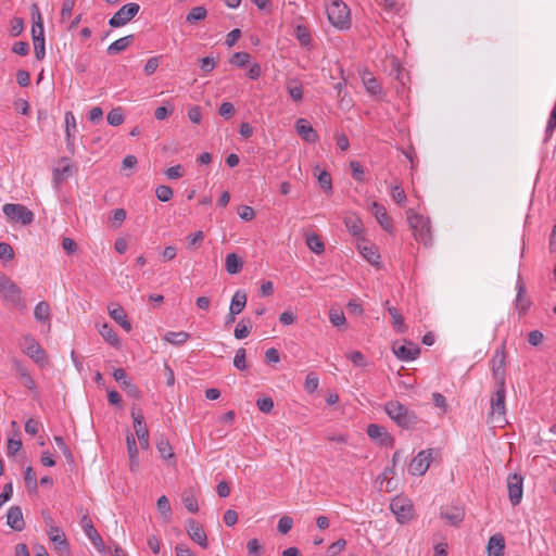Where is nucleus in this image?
<instances>
[{"instance_id":"bb28decb","label":"nucleus","mask_w":556,"mask_h":556,"mask_svg":"<svg viewBox=\"0 0 556 556\" xmlns=\"http://www.w3.org/2000/svg\"><path fill=\"white\" fill-rule=\"evenodd\" d=\"M345 226L349 230V232L356 239V240H365L363 237V223L362 220L356 216H348L344 219Z\"/></svg>"},{"instance_id":"a18cd8bd","label":"nucleus","mask_w":556,"mask_h":556,"mask_svg":"<svg viewBox=\"0 0 556 556\" xmlns=\"http://www.w3.org/2000/svg\"><path fill=\"white\" fill-rule=\"evenodd\" d=\"M126 219V211L124 208H115L109 220L113 228H117L122 225V223Z\"/></svg>"},{"instance_id":"2eb2a0df","label":"nucleus","mask_w":556,"mask_h":556,"mask_svg":"<svg viewBox=\"0 0 556 556\" xmlns=\"http://www.w3.org/2000/svg\"><path fill=\"white\" fill-rule=\"evenodd\" d=\"M186 531L194 543L199 544L203 548L208 546L206 533L198 521L194 519H188L186 521Z\"/></svg>"},{"instance_id":"de8ad7c7","label":"nucleus","mask_w":556,"mask_h":556,"mask_svg":"<svg viewBox=\"0 0 556 556\" xmlns=\"http://www.w3.org/2000/svg\"><path fill=\"white\" fill-rule=\"evenodd\" d=\"M156 447L162 458L168 459L174 456L173 448L167 440H160Z\"/></svg>"},{"instance_id":"473e14b6","label":"nucleus","mask_w":556,"mask_h":556,"mask_svg":"<svg viewBox=\"0 0 556 556\" xmlns=\"http://www.w3.org/2000/svg\"><path fill=\"white\" fill-rule=\"evenodd\" d=\"M99 332L103 337V339L112 346L118 348L121 345L119 337L109 324H103L100 327Z\"/></svg>"},{"instance_id":"0eeeda50","label":"nucleus","mask_w":556,"mask_h":556,"mask_svg":"<svg viewBox=\"0 0 556 556\" xmlns=\"http://www.w3.org/2000/svg\"><path fill=\"white\" fill-rule=\"evenodd\" d=\"M140 7L138 3L130 2L124 4L114 15L109 20V25L113 28L122 27L130 22L139 12Z\"/></svg>"},{"instance_id":"a211bd4d","label":"nucleus","mask_w":556,"mask_h":556,"mask_svg":"<svg viewBox=\"0 0 556 556\" xmlns=\"http://www.w3.org/2000/svg\"><path fill=\"white\" fill-rule=\"evenodd\" d=\"M505 382L496 383V390L494 392V396L491 399V409L492 414H497L500 416L505 415Z\"/></svg>"},{"instance_id":"9d476101","label":"nucleus","mask_w":556,"mask_h":556,"mask_svg":"<svg viewBox=\"0 0 556 556\" xmlns=\"http://www.w3.org/2000/svg\"><path fill=\"white\" fill-rule=\"evenodd\" d=\"M47 525H48L47 534H48L49 539L51 540V542L53 543L55 549L60 553L68 552L70 544L66 540L64 532L61 530V528L55 526L50 517H48V519H47Z\"/></svg>"},{"instance_id":"09e8293b","label":"nucleus","mask_w":556,"mask_h":556,"mask_svg":"<svg viewBox=\"0 0 556 556\" xmlns=\"http://www.w3.org/2000/svg\"><path fill=\"white\" fill-rule=\"evenodd\" d=\"M329 320L334 327H341L346 321L343 312L334 308L329 311Z\"/></svg>"},{"instance_id":"6e6552de","label":"nucleus","mask_w":556,"mask_h":556,"mask_svg":"<svg viewBox=\"0 0 556 556\" xmlns=\"http://www.w3.org/2000/svg\"><path fill=\"white\" fill-rule=\"evenodd\" d=\"M22 348L24 353L37 364L43 365L46 363V352L33 334L27 333L23 337Z\"/></svg>"},{"instance_id":"13d9d810","label":"nucleus","mask_w":556,"mask_h":556,"mask_svg":"<svg viewBox=\"0 0 556 556\" xmlns=\"http://www.w3.org/2000/svg\"><path fill=\"white\" fill-rule=\"evenodd\" d=\"M366 90L371 94H378L381 92V87L378 80L374 77L363 78Z\"/></svg>"},{"instance_id":"ea45409f","label":"nucleus","mask_w":556,"mask_h":556,"mask_svg":"<svg viewBox=\"0 0 556 556\" xmlns=\"http://www.w3.org/2000/svg\"><path fill=\"white\" fill-rule=\"evenodd\" d=\"M294 36L302 46L311 45L312 37L308 28L304 25H298L294 29Z\"/></svg>"},{"instance_id":"f8f14e48","label":"nucleus","mask_w":556,"mask_h":556,"mask_svg":"<svg viewBox=\"0 0 556 556\" xmlns=\"http://www.w3.org/2000/svg\"><path fill=\"white\" fill-rule=\"evenodd\" d=\"M507 489L509 501L513 506L520 504L523 493V478L521 475L513 473L507 478Z\"/></svg>"},{"instance_id":"b1692460","label":"nucleus","mask_w":556,"mask_h":556,"mask_svg":"<svg viewBox=\"0 0 556 556\" xmlns=\"http://www.w3.org/2000/svg\"><path fill=\"white\" fill-rule=\"evenodd\" d=\"M367 435L370 439L379 442L381 445H386L391 442V437L387 432L386 428L377 424L368 425Z\"/></svg>"},{"instance_id":"052dcab7","label":"nucleus","mask_w":556,"mask_h":556,"mask_svg":"<svg viewBox=\"0 0 556 556\" xmlns=\"http://www.w3.org/2000/svg\"><path fill=\"white\" fill-rule=\"evenodd\" d=\"M237 213L240 216V218L245 222L252 220L255 216V212H254L253 207H251L249 205H240L237 210Z\"/></svg>"},{"instance_id":"393cba45","label":"nucleus","mask_w":556,"mask_h":556,"mask_svg":"<svg viewBox=\"0 0 556 556\" xmlns=\"http://www.w3.org/2000/svg\"><path fill=\"white\" fill-rule=\"evenodd\" d=\"M370 211L383 229L389 230L391 228V219L388 216L387 210L382 204L376 201L371 202Z\"/></svg>"},{"instance_id":"bf43d9fd","label":"nucleus","mask_w":556,"mask_h":556,"mask_svg":"<svg viewBox=\"0 0 556 556\" xmlns=\"http://www.w3.org/2000/svg\"><path fill=\"white\" fill-rule=\"evenodd\" d=\"M292 526H293V520L291 517L289 516H283L279 519L278 521V525H277V530L281 533V534H286L288 533L291 529H292Z\"/></svg>"},{"instance_id":"423d86ee","label":"nucleus","mask_w":556,"mask_h":556,"mask_svg":"<svg viewBox=\"0 0 556 556\" xmlns=\"http://www.w3.org/2000/svg\"><path fill=\"white\" fill-rule=\"evenodd\" d=\"M433 448L420 451L410 462L408 471L413 476H424L429 469L434 454Z\"/></svg>"},{"instance_id":"72a5a7b5","label":"nucleus","mask_w":556,"mask_h":556,"mask_svg":"<svg viewBox=\"0 0 556 556\" xmlns=\"http://www.w3.org/2000/svg\"><path fill=\"white\" fill-rule=\"evenodd\" d=\"M242 266H243L242 257H240L238 254L229 253L226 256V270L228 274H230V275L238 274L242 269Z\"/></svg>"},{"instance_id":"aec40b11","label":"nucleus","mask_w":556,"mask_h":556,"mask_svg":"<svg viewBox=\"0 0 556 556\" xmlns=\"http://www.w3.org/2000/svg\"><path fill=\"white\" fill-rule=\"evenodd\" d=\"M7 525L15 530L22 531L25 528L23 513L20 506H11L7 513Z\"/></svg>"},{"instance_id":"37998d69","label":"nucleus","mask_w":556,"mask_h":556,"mask_svg":"<svg viewBox=\"0 0 556 556\" xmlns=\"http://www.w3.org/2000/svg\"><path fill=\"white\" fill-rule=\"evenodd\" d=\"M106 121L111 126H119L124 122V114L122 108L112 109L108 115Z\"/></svg>"},{"instance_id":"6e6d98bb","label":"nucleus","mask_w":556,"mask_h":556,"mask_svg":"<svg viewBox=\"0 0 556 556\" xmlns=\"http://www.w3.org/2000/svg\"><path fill=\"white\" fill-rule=\"evenodd\" d=\"M247 549L250 556H261L264 552V547L257 539H251L247 544Z\"/></svg>"},{"instance_id":"20e7f679","label":"nucleus","mask_w":556,"mask_h":556,"mask_svg":"<svg viewBox=\"0 0 556 556\" xmlns=\"http://www.w3.org/2000/svg\"><path fill=\"white\" fill-rule=\"evenodd\" d=\"M329 22L339 29H348L351 26L350 9L341 0H334L327 8Z\"/></svg>"},{"instance_id":"8fccbe9b","label":"nucleus","mask_w":556,"mask_h":556,"mask_svg":"<svg viewBox=\"0 0 556 556\" xmlns=\"http://www.w3.org/2000/svg\"><path fill=\"white\" fill-rule=\"evenodd\" d=\"M80 525L83 527L85 534L87 535V538L89 540L91 538L96 536V534H98V531L93 527L91 519L87 515L83 516V518L80 520Z\"/></svg>"},{"instance_id":"1a4fd4ad","label":"nucleus","mask_w":556,"mask_h":556,"mask_svg":"<svg viewBox=\"0 0 556 556\" xmlns=\"http://www.w3.org/2000/svg\"><path fill=\"white\" fill-rule=\"evenodd\" d=\"M390 509L400 523H406L413 518L414 507L409 500L395 497L390 503Z\"/></svg>"},{"instance_id":"58836bf2","label":"nucleus","mask_w":556,"mask_h":556,"mask_svg":"<svg viewBox=\"0 0 556 556\" xmlns=\"http://www.w3.org/2000/svg\"><path fill=\"white\" fill-rule=\"evenodd\" d=\"M287 90L293 101L300 102L303 99V89L299 81L290 80L287 84Z\"/></svg>"},{"instance_id":"49530a36","label":"nucleus","mask_w":556,"mask_h":556,"mask_svg":"<svg viewBox=\"0 0 556 556\" xmlns=\"http://www.w3.org/2000/svg\"><path fill=\"white\" fill-rule=\"evenodd\" d=\"M173 189L166 185H161L155 190V195L161 202H168L173 198Z\"/></svg>"},{"instance_id":"7c9ffc66","label":"nucleus","mask_w":556,"mask_h":556,"mask_svg":"<svg viewBox=\"0 0 556 556\" xmlns=\"http://www.w3.org/2000/svg\"><path fill=\"white\" fill-rule=\"evenodd\" d=\"M132 40L134 35H128L115 40L108 47V54L114 55L126 50L131 45Z\"/></svg>"},{"instance_id":"774afa93","label":"nucleus","mask_w":556,"mask_h":556,"mask_svg":"<svg viewBox=\"0 0 556 556\" xmlns=\"http://www.w3.org/2000/svg\"><path fill=\"white\" fill-rule=\"evenodd\" d=\"M350 167L352 169V176L357 181H364V169L363 166L357 161H352L350 163Z\"/></svg>"},{"instance_id":"f704fd0d","label":"nucleus","mask_w":556,"mask_h":556,"mask_svg":"<svg viewBox=\"0 0 556 556\" xmlns=\"http://www.w3.org/2000/svg\"><path fill=\"white\" fill-rule=\"evenodd\" d=\"M189 338H190V334L186 331H168L167 333H165L163 340H165L166 342H168L173 345H181Z\"/></svg>"},{"instance_id":"39448f33","label":"nucleus","mask_w":556,"mask_h":556,"mask_svg":"<svg viewBox=\"0 0 556 556\" xmlns=\"http://www.w3.org/2000/svg\"><path fill=\"white\" fill-rule=\"evenodd\" d=\"M2 212L10 223L29 225L34 220V213L23 204L7 203Z\"/></svg>"},{"instance_id":"c03bdc74","label":"nucleus","mask_w":556,"mask_h":556,"mask_svg":"<svg viewBox=\"0 0 556 556\" xmlns=\"http://www.w3.org/2000/svg\"><path fill=\"white\" fill-rule=\"evenodd\" d=\"M182 503L188 511L195 514L199 510L198 501L194 495L190 492H185L182 494Z\"/></svg>"},{"instance_id":"dca6fc26","label":"nucleus","mask_w":556,"mask_h":556,"mask_svg":"<svg viewBox=\"0 0 556 556\" xmlns=\"http://www.w3.org/2000/svg\"><path fill=\"white\" fill-rule=\"evenodd\" d=\"M114 379L121 384L122 389L131 397L139 399L140 391L136 384L132 383L127 372L123 368H117L113 371Z\"/></svg>"},{"instance_id":"a878e982","label":"nucleus","mask_w":556,"mask_h":556,"mask_svg":"<svg viewBox=\"0 0 556 556\" xmlns=\"http://www.w3.org/2000/svg\"><path fill=\"white\" fill-rule=\"evenodd\" d=\"M109 314L111 318L118 323L124 330H126L127 332L131 330V324L127 319L126 312L122 306H109Z\"/></svg>"},{"instance_id":"a19ab883","label":"nucleus","mask_w":556,"mask_h":556,"mask_svg":"<svg viewBox=\"0 0 556 556\" xmlns=\"http://www.w3.org/2000/svg\"><path fill=\"white\" fill-rule=\"evenodd\" d=\"M207 11L204 7H195L192 8L191 11L187 14L186 21L190 24H194L199 21H202L206 17Z\"/></svg>"},{"instance_id":"79ce46f5","label":"nucleus","mask_w":556,"mask_h":556,"mask_svg":"<svg viewBox=\"0 0 556 556\" xmlns=\"http://www.w3.org/2000/svg\"><path fill=\"white\" fill-rule=\"evenodd\" d=\"M34 42V50H35V56L37 60H42L46 55V47H45V36L41 35V33H38V35L35 36Z\"/></svg>"},{"instance_id":"4d7b16f0","label":"nucleus","mask_w":556,"mask_h":556,"mask_svg":"<svg viewBox=\"0 0 556 556\" xmlns=\"http://www.w3.org/2000/svg\"><path fill=\"white\" fill-rule=\"evenodd\" d=\"M233 366L238 370H244L247 368L245 350L243 348H240L236 351V355L233 358Z\"/></svg>"},{"instance_id":"c756f323","label":"nucleus","mask_w":556,"mask_h":556,"mask_svg":"<svg viewBox=\"0 0 556 556\" xmlns=\"http://www.w3.org/2000/svg\"><path fill=\"white\" fill-rule=\"evenodd\" d=\"M247 305V293L243 290H237L232 295L229 311L233 314H240Z\"/></svg>"},{"instance_id":"338daca9","label":"nucleus","mask_w":556,"mask_h":556,"mask_svg":"<svg viewBox=\"0 0 556 556\" xmlns=\"http://www.w3.org/2000/svg\"><path fill=\"white\" fill-rule=\"evenodd\" d=\"M348 358L357 367L366 366V359L362 352L353 351L349 353Z\"/></svg>"},{"instance_id":"5fc2aeb1","label":"nucleus","mask_w":556,"mask_h":556,"mask_svg":"<svg viewBox=\"0 0 556 556\" xmlns=\"http://www.w3.org/2000/svg\"><path fill=\"white\" fill-rule=\"evenodd\" d=\"M156 505H157V509H159V511L161 513L162 516H164L165 518H169L170 517L172 508H170L169 501H168V498L165 495H162L157 500Z\"/></svg>"},{"instance_id":"603ef678","label":"nucleus","mask_w":556,"mask_h":556,"mask_svg":"<svg viewBox=\"0 0 556 556\" xmlns=\"http://www.w3.org/2000/svg\"><path fill=\"white\" fill-rule=\"evenodd\" d=\"M256 406L262 413L269 414L274 409V401L270 396L260 397L256 401Z\"/></svg>"},{"instance_id":"9b49d317","label":"nucleus","mask_w":556,"mask_h":556,"mask_svg":"<svg viewBox=\"0 0 556 556\" xmlns=\"http://www.w3.org/2000/svg\"><path fill=\"white\" fill-rule=\"evenodd\" d=\"M392 352L397 359L402 362H409L419 356L420 348L410 341L406 342V344L394 342L392 344Z\"/></svg>"},{"instance_id":"2f4dec72","label":"nucleus","mask_w":556,"mask_h":556,"mask_svg":"<svg viewBox=\"0 0 556 556\" xmlns=\"http://www.w3.org/2000/svg\"><path fill=\"white\" fill-rule=\"evenodd\" d=\"M314 175L316 176L320 188L326 193L332 192V179L330 174L327 170H320L318 166L314 168Z\"/></svg>"},{"instance_id":"4c0bfd02","label":"nucleus","mask_w":556,"mask_h":556,"mask_svg":"<svg viewBox=\"0 0 556 556\" xmlns=\"http://www.w3.org/2000/svg\"><path fill=\"white\" fill-rule=\"evenodd\" d=\"M34 317L37 321H47L50 318V305L46 301L39 302L34 309Z\"/></svg>"},{"instance_id":"f257e3e1","label":"nucleus","mask_w":556,"mask_h":556,"mask_svg":"<svg viewBox=\"0 0 556 556\" xmlns=\"http://www.w3.org/2000/svg\"><path fill=\"white\" fill-rule=\"evenodd\" d=\"M387 415L401 428L413 429L418 424L417 415L397 401L386 404Z\"/></svg>"},{"instance_id":"7ed1b4c3","label":"nucleus","mask_w":556,"mask_h":556,"mask_svg":"<svg viewBox=\"0 0 556 556\" xmlns=\"http://www.w3.org/2000/svg\"><path fill=\"white\" fill-rule=\"evenodd\" d=\"M407 222L413 230L415 239L419 243H428L432 240L430 220L413 210L406 212Z\"/></svg>"},{"instance_id":"4be33fe9","label":"nucleus","mask_w":556,"mask_h":556,"mask_svg":"<svg viewBox=\"0 0 556 556\" xmlns=\"http://www.w3.org/2000/svg\"><path fill=\"white\" fill-rule=\"evenodd\" d=\"M298 134L306 142H315L318 139V135L315 129L311 126L308 121L305 118H299L295 124Z\"/></svg>"},{"instance_id":"680f3d73","label":"nucleus","mask_w":556,"mask_h":556,"mask_svg":"<svg viewBox=\"0 0 556 556\" xmlns=\"http://www.w3.org/2000/svg\"><path fill=\"white\" fill-rule=\"evenodd\" d=\"M391 195L395 203H397L401 206H404V204L406 202V194L402 187H400V186L393 187Z\"/></svg>"},{"instance_id":"864d4df0","label":"nucleus","mask_w":556,"mask_h":556,"mask_svg":"<svg viewBox=\"0 0 556 556\" xmlns=\"http://www.w3.org/2000/svg\"><path fill=\"white\" fill-rule=\"evenodd\" d=\"M250 59L251 56L248 52H236L229 62L238 67H243L250 62Z\"/></svg>"},{"instance_id":"e433bc0d","label":"nucleus","mask_w":556,"mask_h":556,"mask_svg":"<svg viewBox=\"0 0 556 556\" xmlns=\"http://www.w3.org/2000/svg\"><path fill=\"white\" fill-rule=\"evenodd\" d=\"M252 330V323L248 318H242L235 328V337L238 340L247 338Z\"/></svg>"},{"instance_id":"f3484780","label":"nucleus","mask_w":556,"mask_h":556,"mask_svg":"<svg viewBox=\"0 0 556 556\" xmlns=\"http://www.w3.org/2000/svg\"><path fill=\"white\" fill-rule=\"evenodd\" d=\"M516 290H517V295L515 299V306L519 311L520 314H525L529 309V307L531 305V301L526 295V293H527L526 283L520 274H518V277H517Z\"/></svg>"},{"instance_id":"c85d7f7f","label":"nucleus","mask_w":556,"mask_h":556,"mask_svg":"<svg viewBox=\"0 0 556 556\" xmlns=\"http://www.w3.org/2000/svg\"><path fill=\"white\" fill-rule=\"evenodd\" d=\"M359 253L366 258L371 265L379 266L380 254L377 245H357Z\"/></svg>"},{"instance_id":"69168bd1","label":"nucleus","mask_w":556,"mask_h":556,"mask_svg":"<svg viewBox=\"0 0 556 556\" xmlns=\"http://www.w3.org/2000/svg\"><path fill=\"white\" fill-rule=\"evenodd\" d=\"M346 546V541L344 539H339L337 540L336 542H333L329 547H328V554L329 556H336L338 555L340 552H342Z\"/></svg>"},{"instance_id":"f03ea898","label":"nucleus","mask_w":556,"mask_h":556,"mask_svg":"<svg viewBox=\"0 0 556 556\" xmlns=\"http://www.w3.org/2000/svg\"><path fill=\"white\" fill-rule=\"evenodd\" d=\"M0 293L3 300L18 311L27 308L21 288L9 277L0 275Z\"/></svg>"},{"instance_id":"ddd939ff","label":"nucleus","mask_w":556,"mask_h":556,"mask_svg":"<svg viewBox=\"0 0 556 556\" xmlns=\"http://www.w3.org/2000/svg\"><path fill=\"white\" fill-rule=\"evenodd\" d=\"M131 417L134 419V428L136 435L142 448L149 447V431L146 426L144 417L140 410L136 412L135 407L131 409Z\"/></svg>"},{"instance_id":"cd10ccee","label":"nucleus","mask_w":556,"mask_h":556,"mask_svg":"<svg viewBox=\"0 0 556 556\" xmlns=\"http://www.w3.org/2000/svg\"><path fill=\"white\" fill-rule=\"evenodd\" d=\"M31 20H33V27H31L33 40L35 39V36L38 35V33H41V35L45 36L43 20H42L39 7L36 3H34L31 5Z\"/></svg>"},{"instance_id":"412c9836","label":"nucleus","mask_w":556,"mask_h":556,"mask_svg":"<svg viewBox=\"0 0 556 556\" xmlns=\"http://www.w3.org/2000/svg\"><path fill=\"white\" fill-rule=\"evenodd\" d=\"M441 517L451 526H459L465 517V511L462 507L453 506L441 510Z\"/></svg>"},{"instance_id":"e2e57ef3","label":"nucleus","mask_w":556,"mask_h":556,"mask_svg":"<svg viewBox=\"0 0 556 556\" xmlns=\"http://www.w3.org/2000/svg\"><path fill=\"white\" fill-rule=\"evenodd\" d=\"M26 486L29 489H37V477L36 472L31 467H27L24 475Z\"/></svg>"},{"instance_id":"6ab92c4d","label":"nucleus","mask_w":556,"mask_h":556,"mask_svg":"<svg viewBox=\"0 0 556 556\" xmlns=\"http://www.w3.org/2000/svg\"><path fill=\"white\" fill-rule=\"evenodd\" d=\"M505 538L502 533H495L489 538L486 556H504Z\"/></svg>"},{"instance_id":"5701e85b","label":"nucleus","mask_w":556,"mask_h":556,"mask_svg":"<svg viewBox=\"0 0 556 556\" xmlns=\"http://www.w3.org/2000/svg\"><path fill=\"white\" fill-rule=\"evenodd\" d=\"M73 175V165L67 157L60 160V166L53 169V182L61 184L64 179Z\"/></svg>"},{"instance_id":"3c124183","label":"nucleus","mask_w":556,"mask_h":556,"mask_svg":"<svg viewBox=\"0 0 556 556\" xmlns=\"http://www.w3.org/2000/svg\"><path fill=\"white\" fill-rule=\"evenodd\" d=\"M76 0H63L62 9H61V22L65 23L72 16L73 9L75 7Z\"/></svg>"},{"instance_id":"c9c22d12","label":"nucleus","mask_w":556,"mask_h":556,"mask_svg":"<svg viewBox=\"0 0 556 556\" xmlns=\"http://www.w3.org/2000/svg\"><path fill=\"white\" fill-rule=\"evenodd\" d=\"M388 313L392 317V325H393L394 329L399 333H404L406 331V326L404 324V318L399 313L397 308L394 306H388Z\"/></svg>"},{"instance_id":"4468645a","label":"nucleus","mask_w":556,"mask_h":556,"mask_svg":"<svg viewBox=\"0 0 556 556\" xmlns=\"http://www.w3.org/2000/svg\"><path fill=\"white\" fill-rule=\"evenodd\" d=\"M505 348L497 349L491 359L492 372L496 383L505 382Z\"/></svg>"},{"instance_id":"0e129e2a","label":"nucleus","mask_w":556,"mask_h":556,"mask_svg":"<svg viewBox=\"0 0 556 556\" xmlns=\"http://www.w3.org/2000/svg\"><path fill=\"white\" fill-rule=\"evenodd\" d=\"M318 384V377L314 372H309L305 378V390L312 393L317 390Z\"/></svg>"}]
</instances>
